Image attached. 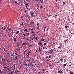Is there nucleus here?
Masks as SVG:
<instances>
[{"mask_svg":"<svg viewBox=\"0 0 74 74\" xmlns=\"http://www.w3.org/2000/svg\"><path fill=\"white\" fill-rule=\"evenodd\" d=\"M17 58H18V56L14 55L13 56V60H14L15 62L16 61V60L17 59Z\"/></svg>","mask_w":74,"mask_h":74,"instance_id":"nucleus-1","label":"nucleus"},{"mask_svg":"<svg viewBox=\"0 0 74 74\" xmlns=\"http://www.w3.org/2000/svg\"><path fill=\"white\" fill-rule=\"evenodd\" d=\"M29 13L32 16L31 17L33 18V17H34V12H32L31 11H30Z\"/></svg>","mask_w":74,"mask_h":74,"instance_id":"nucleus-2","label":"nucleus"},{"mask_svg":"<svg viewBox=\"0 0 74 74\" xmlns=\"http://www.w3.org/2000/svg\"><path fill=\"white\" fill-rule=\"evenodd\" d=\"M2 29L3 30H6V31H7V29H6V27L5 26H3L2 27Z\"/></svg>","mask_w":74,"mask_h":74,"instance_id":"nucleus-3","label":"nucleus"},{"mask_svg":"<svg viewBox=\"0 0 74 74\" xmlns=\"http://www.w3.org/2000/svg\"><path fill=\"white\" fill-rule=\"evenodd\" d=\"M27 9H28V10H29V11H32V8L31 7H30V6L29 7V8H27Z\"/></svg>","mask_w":74,"mask_h":74,"instance_id":"nucleus-4","label":"nucleus"},{"mask_svg":"<svg viewBox=\"0 0 74 74\" xmlns=\"http://www.w3.org/2000/svg\"><path fill=\"white\" fill-rule=\"evenodd\" d=\"M54 50V49L52 50V49H51V50H50V53L51 54V53H52V52H53V51Z\"/></svg>","mask_w":74,"mask_h":74,"instance_id":"nucleus-5","label":"nucleus"},{"mask_svg":"<svg viewBox=\"0 0 74 74\" xmlns=\"http://www.w3.org/2000/svg\"><path fill=\"white\" fill-rule=\"evenodd\" d=\"M58 73H62H62H63V71H61L60 70H59L58 71Z\"/></svg>","mask_w":74,"mask_h":74,"instance_id":"nucleus-6","label":"nucleus"},{"mask_svg":"<svg viewBox=\"0 0 74 74\" xmlns=\"http://www.w3.org/2000/svg\"><path fill=\"white\" fill-rule=\"evenodd\" d=\"M14 70H13V71H11V72H10V74H14Z\"/></svg>","mask_w":74,"mask_h":74,"instance_id":"nucleus-7","label":"nucleus"},{"mask_svg":"<svg viewBox=\"0 0 74 74\" xmlns=\"http://www.w3.org/2000/svg\"><path fill=\"white\" fill-rule=\"evenodd\" d=\"M15 55H16V56H18V58H19V56H19V55L17 54L16 53H15Z\"/></svg>","mask_w":74,"mask_h":74,"instance_id":"nucleus-8","label":"nucleus"},{"mask_svg":"<svg viewBox=\"0 0 74 74\" xmlns=\"http://www.w3.org/2000/svg\"><path fill=\"white\" fill-rule=\"evenodd\" d=\"M5 60H2V62H2L3 64H4V62H5Z\"/></svg>","mask_w":74,"mask_h":74,"instance_id":"nucleus-9","label":"nucleus"},{"mask_svg":"<svg viewBox=\"0 0 74 74\" xmlns=\"http://www.w3.org/2000/svg\"><path fill=\"white\" fill-rule=\"evenodd\" d=\"M14 54H15L14 53H13L11 55V57H12V56H15V55H14Z\"/></svg>","mask_w":74,"mask_h":74,"instance_id":"nucleus-10","label":"nucleus"},{"mask_svg":"<svg viewBox=\"0 0 74 74\" xmlns=\"http://www.w3.org/2000/svg\"><path fill=\"white\" fill-rule=\"evenodd\" d=\"M25 16H29V15H28V14L27 13H26L25 14Z\"/></svg>","mask_w":74,"mask_h":74,"instance_id":"nucleus-11","label":"nucleus"},{"mask_svg":"<svg viewBox=\"0 0 74 74\" xmlns=\"http://www.w3.org/2000/svg\"><path fill=\"white\" fill-rule=\"evenodd\" d=\"M63 58H60V61H61V63H62V62H63Z\"/></svg>","mask_w":74,"mask_h":74,"instance_id":"nucleus-12","label":"nucleus"},{"mask_svg":"<svg viewBox=\"0 0 74 74\" xmlns=\"http://www.w3.org/2000/svg\"><path fill=\"white\" fill-rule=\"evenodd\" d=\"M25 5H26L25 7H26V8H27V5H28V3H26L25 4Z\"/></svg>","mask_w":74,"mask_h":74,"instance_id":"nucleus-13","label":"nucleus"},{"mask_svg":"<svg viewBox=\"0 0 74 74\" xmlns=\"http://www.w3.org/2000/svg\"><path fill=\"white\" fill-rule=\"evenodd\" d=\"M30 51L28 52L27 54L28 55H30Z\"/></svg>","mask_w":74,"mask_h":74,"instance_id":"nucleus-14","label":"nucleus"},{"mask_svg":"<svg viewBox=\"0 0 74 74\" xmlns=\"http://www.w3.org/2000/svg\"><path fill=\"white\" fill-rule=\"evenodd\" d=\"M16 72H17L18 73V74L20 73H19V72H20L19 71H18V70H17L16 71Z\"/></svg>","mask_w":74,"mask_h":74,"instance_id":"nucleus-15","label":"nucleus"},{"mask_svg":"<svg viewBox=\"0 0 74 74\" xmlns=\"http://www.w3.org/2000/svg\"><path fill=\"white\" fill-rule=\"evenodd\" d=\"M39 45H42V43L40 42H39Z\"/></svg>","mask_w":74,"mask_h":74,"instance_id":"nucleus-16","label":"nucleus"},{"mask_svg":"<svg viewBox=\"0 0 74 74\" xmlns=\"http://www.w3.org/2000/svg\"><path fill=\"white\" fill-rule=\"evenodd\" d=\"M24 66H25L26 67H27V64L26 63H25V64H24Z\"/></svg>","mask_w":74,"mask_h":74,"instance_id":"nucleus-17","label":"nucleus"},{"mask_svg":"<svg viewBox=\"0 0 74 74\" xmlns=\"http://www.w3.org/2000/svg\"><path fill=\"white\" fill-rule=\"evenodd\" d=\"M40 47H39V52H41V49H40Z\"/></svg>","mask_w":74,"mask_h":74,"instance_id":"nucleus-18","label":"nucleus"},{"mask_svg":"<svg viewBox=\"0 0 74 74\" xmlns=\"http://www.w3.org/2000/svg\"><path fill=\"white\" fill-rule=\"evenodd\" d=\"M68 27V26L67 25H66L65 27V29H67Z\"/></svg>","mask_w":74,"mask_h":74,"instance_id":"nucleus-19","label":"nucleus"},{"mask_svg":"<svg viewBox=\"0 0 74 74\" xmlns=\"http://www.w3.org/2000/svg\"><path fill=\"white\" fill-rule=\"evenodd\" d=\"M11 57V60H13V57L12 56V57Z\"/></svg>","mask_w":74,"mask_h":74,"instance_id":"nucleus-20","label":"nucleus"},{"mask_svg":"<svg viewBox=\"0 0 74 74\" xmlns=\"http://www.w3.org/2000/svg\"><path fill=\"white\" fill-rule=\"evenodd\" d=\"M19 33V31H18L17 32H16V34H18Z\"/></svg>","mask_w":74,"mask_h":74,"instance_id":"nucleus-21","label":"nucleus"},{"mask_svg":"<svg viewBox=\"0 0 74 74\" xmlns=\"http://www.w3.org/2000/svg\"><path fill=\"white\" fill-rule=\"evenodd\" d=\"M51 55H49V56L48 57L49 58H51Z\"/></svg>","mask_w":74,"mask_h":74,"instance_id":"nucleus-22","label":"nucleus"},{"mask_svg":"<svg viewBox=\"0 0 74 74\" xmlns=\"http://www.w3.org/2000/svg\"><path fill=\"white\" fill-rule=\"evenodd\" d=\"M27 29H26L25 30H24V32H26V31H27Z\"/></svg>","mask_w":74,"mask_h":74,"instance_id":"nucleus-23","label":"nucleus"},{"mask_svg":"<svg viewBox=\"0 0 74 74\" xmlns=\"http://www.w3.org/2000/svg\"><path fill=\"white\" fill-rule=\"evenodd\" d=\"M47 16H48L49 17H50V16H51V15L49 14H47Z\"/></svg>","mask_w":74,"mask_h":74,"instance_id":"nucleus-24","label":"nucleus"},{"mask_svg":"<svg viewBox=\"0 0 74 74\" xmlns=\"http://www.w3.org/2000/svg\"><path fill=\"white\" fill-rule=\"evenodd\" d=\"M32 66V67H33L34 68L35 67V65H34V64Z\"/></svg>","mask_w":74,"mask_h":74,"instance_id":"nucleus-25","label":"nucleus"},{"mask_svg":"<svg viewBox=\"0 0 74 74\" xmlns=\"http://www.w3.org/2000/svg\"><path fill=\"white\" fill-rule=\"evenodd\" d=\"M5 60V58H4H4H2V60Z\"/></svg>","mask_w":74,"mask_h":74,"instance_id":"nucleus-26","label":"nucleus"},{"mask_svg":"<svg viewBox=\"0 0 74 74\" xmlns=\"http://www.w3.org/2000/svg\"><path fill=\"white\" fill-rule=\"evenodd\" d=\"M20 62V61L19 60H17V61H16V62L17 63H18V62Z\"/></svg>","mask_w":74,"mask_h":74,"instance_id":"nucleus-27","label":"nucleus"},{"mask_svg":"<svg viewBox=\"0 0 74 74\" xmlns=\"http://www.w3.org/2000/svg\"><path fill=\"white\" fill-rule=\"evenodd\" d=\"M14 41L15 42L16 41V38H14Z\"/></svg>","mask_w":74,"mask_h":74,"instance_id":"nucleus-28","label":"nucleus"},{"mask_svg":"<svg viewBox=\"0 0 74 74\" xmlns=\"http://www.w3.org/2000/svg\"><path fill=\"white\" fill-rule=\"evenodd\" d=\"M26 44V43H23L22 44V45H25Z\"/></svg>","mask_w":74,"mask_h":74,"instance_id":"nucleus-29","label":"nucleus"},{"mask_svg":"<svg viewBox=\"0 0 74 74\" xmlns=\"http://www.w3.org/2000/svg\"><path fill=\"white\" fill-rule=\"evenodd\" d=\"M70 74H73V72H70Z\"/></svg>","mask_w":74,"mask_h":74,"instance_id":"nucleus-30","label":"nucleus"},{"mask_svg":"<svg viewBox=\"0 0 74 74\" xmlns=\"http://www.w3.org/2000/svg\"><path fill=\"white\" fill-rule=\"evenodd\" d=\"M23 36H27V35H25L23 33Z\"/></svg>","mask_w":74,"mask_h":74,"instance_id":"nucleus-31","label":"nucleus"},{"mask_svg":"<svg viewBox=\"0 0 74 74\" xmlns=\"http://www.w3.org/2000/svg\"><path fill=\"white\" fill-rule=\"evenodd\" d=\"M28 67H30V65H29V64H28L27 65Z\"/></svg>","mask_w":74,"mask_h":74,"instance_id":"nucleus-32","label":"nucleus"},{"mask_svg":"<svg viewBox=\"0 0 74 74\" xmlns=\"http://www.w3.org/2000/svg\"><path fill=\"white\" fill-rule=\"evenodd\" d=\"M33 37L31 36H30V38H31V39H32V38H33Z\"/></svg>","mask_w":74,"mask_h":74,"instance_id":"nucleus-33","label":"nucleus"},{"mask_svg":"<svg viewBox=\"0 0 74 74\" xmlns=\"http://www.w3.org/2000/svg\"><path fill=\"white\" fill-rule=\"evenodd\" d=\"M41 1V3H43V4H44V2H43V1Z\"/></svg>","mask_w":74,"mask_h":74,"instance_id":"nucleus-34","label":"nucleus"},{"mask_svg":"<svg viewBox=\"0 0 74 74\" xmlns=\"http://www.w3.org/2000/svg\"><path fill=\"white\" fill-rule=\"evenodd\" d=\"M35 39L37 40V39L38 38L37 37H36L35 38Z\"/></svg>","mask_w":74,"mask_h":74,"instance_id":"nucleus-35","label":"nucleus"},{"mask_svg":"<svg viewBox=\"0 0 74 74\" xmlns=\"http://www.w3.org/2000/svg\"><path fill=\"white\" fill-rule=\"evenodd\" d=\"M60 61H58V62H56V63H60Z\"/></svg>","mask_w":74,"mask_h":74,"instance_id":"nucleus-36","label":"nucleus"},{"mask_svg":"<svg viewBox=\"0 0 74 74\" xmlns=\"http://www.w3.org/2000/svg\"><path fill=\"white\" fill-rule=\"evenodd\" d=\"M63 65L64 66V67H66V65L65 64H64Z\"/></svg>","mask_w":74,"mask_h":74,"instance_id":"nucleus-37","label":"nucleus"},{"mask_svg":"<svg viewBox=\"0 0 74 74\" xmlns=\"http://www.w3.org/2000/svg\"><path fill=\"white\" fill-rule=\"evenodd\" d=\"M10 63L8 62V63L7 64H8V66H9V65H10Z\"/></svg>","mask_w":74,"mask_h":74,"instance_id":"nucleus-38","label":"nucleus"},{"mask_svg":"<svg viewBox=\"0 0 74 74\" xmlns=\"http://www.w3.org/2000/svg\"><path fill=\"white\" fill-rule=\"evenodd\" d=\"M45 70L46 69H42V71H45Z\"/></svg>","mask_w":74,"mask_h":74,"instance_id":"nucleus-39","label":"nucleus"},{"mask_svg":"<svg viewBox=\"0 0 74 74\" xmlns=\"http://www.w3.org/2000/svg\"><path fill=\"white\" fill-rule=\"evenodd\" d=\"M36 7L37 8H38V7H39V5H38L36 6Z\"/></svg>","mask_w":74,"mask_h":74,"instance_id":"nucleus-40","label":"nucleus"},{"mask_svg":"<svg viewBox=\"0 0 74 74\" xmlns=\"http://www.w3.org/2000/svg\"><path fill=\"white\" fill-rule=\"evenodd\" d=\"M3 50L4 51H5V52H6V51L5 50V48H4V47L3 48Z\"/></svg>","mask_w":74,"mask_h":74,"instance_id":"nucleus-41","label":"nucleus"},{"mask_svg":"<svg viewBox=\"0 0 74 74\" xmlns=\"http://www.w3.org/2000/svg\"><path fill=\"white\" fill-rule=\"evenodd\" d=\"M31 33H34V32L33 31V30H32L31 32Z\"/></svg>","mask_w":74,"mask_h":74,"instance_id":"nucleus-42","label":"nucleus"},{"mask_svg":"<svg viewBox=\"0 0 74 74\" xmlns=\"http://www.w3.org/2000/svg\"><path fill=\"white\" fill-rule=\"evenodd\" d=\"M4 37H6V34H5V35H4Z\"/></svg>","mask_w":74,"mask_h":74,"instance_id":"nucleus-43","label":"nucleus"},{"mask_svg":"<svg viewBox=\"0 0 74 74\" xmlns=\"http://www.w3.org/2000/svg\"><path fill=\"white\" fill-rule=\"evenodd\" d=\"M37 10H38V11H40V9L39 8H37Z\"/></svg>","mask_w":74,"mask_h":74,"instance_id":"nucleus-44","label":"nucleus"},{"mask_svg":"<svg viewBox=\"0 0 74 74\" xmlns=\"http://www.w3.org/2000/svg\"><path fill=\"white\" fill-rule=\"evenodd\" d=\"M38 22H37V25H40V23H38Z\"/></svg>","mask_w":74,"mask_h":74,"instance_id":"nucleus-45","label":"nucleus"},{"mask_svg":"<svg viewBox=\"0 0 74 74\" xmlns=\"http://www.w3.org/2000/svg\"><path fill=\"white\" fill-rule=\"evenodd\" d=\"M45 40V39H42V41H44Z\"/></svg>","mask_w":74,"mask_h":74,"instance_id":"nucleus-46","label":"nucleus"},{"mask_svg":"<svg viewBox=\"0 0 74 74\" xmlns=\"http://www.w3.org/2000/svg\"><path fill=\"white\" fill-rule=\"evenodd\" d=\"M26 40H29V39L28 38H27Z\"/></svg>","mask_w":74,"mask_h":74,"instance_id":"nucleus-47","label":"nucleus"},{"mask_svg":"<svg viewBox=\"0 0 74 74\" xmlns=\"http://www.w3.org/2000/svg\"><path fill=\"white\" fill-rule=\"evenodd\" d=\"M17 50H18V51L20 50V48H19V49L17 48Z\"/></svg>","mask_w":74,"mask_h":74,"instance_id":"nucleus-48","label":"nucleus"},{"mask_svg":"<svg viewBox=\"0 0 74 74\" xmlns=\"http://www.w3.org/2000/svg\"><path fill=\"white\" fill-rule=\"evenodd\" d=\"M33 36H34V37H35V34H34L33 35Z\"/></svg>","mask_w":74,"mask_h":74,"instance_id":"nucleus-49","label":"nucleus"},{"mask_svg":"<svg viewBox=\"0 0 74 74\" xmlns=\"http://www.w3.org/2000/svg\"><path fill=\"white\" fill-rule=\"evenodd\" d=\"M23 23H22L21 25L22 26H23Z\"/></svg>","mask_w":74,"mask_h":74,"instance_id":"nucleus-50","label":"nucleus"},{"mask_svg":"<svg viewBox=\"0 0 74 74\" xmlns=\"http://www.w3.org/2000/svg\"><path fill=\"white\" fill-rule=\"evenodd\" d=\"M40 8H42V6H41Z\"/></svg>","mask_w":74,"mask_h":74,"instance_id":"nucleus-51","label":"nucleus"},{"mask_svg":"<svg viewBox=\"0 0 74 74\" xmlns=\"http://www.w3.org/2000/svg\"><path fill=\"white\" fill-rule=\"evenodd\" d=\"M44 45L45 46V45H46V43H44Z\"/></svg>","mask_w":74,"mask_h":74,"instance_id":"nucleus-52","label":"nucleus"},{"mask_svg":"<svg viewBox=\"0 0 74 74\" xmlns=\"http://www.w3.org/2000/svg\"><path fill=\"white\" fill-rule=\"evenodd\" d=\"M27 61L28 62H30V60H27Z\"/></svg>","mask_w":74,"mask_h":74,"instance_id":"nucleus-53","label":"nucleus"},{"mask_svg":"<svg viewBox=\"0 0 74 74\" xmlns=\"http://www.w3.org/2000/svg\"><path fill=\"white\" fill-rule=\"evenodd\" d=\"M24 12H25V13H26L27 12V11L26 10L24 11Z\"/></svg>","mask_w":74,"mask_h":74,"instance_id":"nucleus-54","label":"nucleus"},{"mask_svg":"<svg viewBox=\"0 0 74 74\" xmlns=\"http://www.w3.org/2000/svg\"><path fill=\"white\" fill-rule=\"evenodd\" d=\"M67 41V40L66 39L65 40H64L65 42H66V41Z\"/></svg>","mask_w":74,"mask_h":74,"instance_id":"nucleus-55","label":"nucleus"},{"mask_svg":"<svg viewBox=\"0 0 74 74\" xmlns=\"http://www.w3.org/2000/svg\"><path fill=\"white\" fill-rule=\"evenodd\" d=\"M63 3L64 4H66V3H65V2H63Z\"/></svg>","mask_w":74,"mask_h":74,"instance_id":"nucleus-56","label":"nucleus"},{"mask_svg":"<svg viewBox=\"0 0 74 74\" xmlns=\"http://www.w3.org/2000/svg\"><path fill=\"white\" fill-rule=\"evenodd\" d=\"M6 62H8V60L6 59Z\"/></svg>","mask_w":74,"mask_h":74,"instance_id":"nucleus-57","label":"nucleus"},{"mask_svg":"<svg viewBox=\"0 0 74 74\" xmlns=\"http://www.w3.org/2000/svg\"><path fill=\"white\" fill-rule=\"evenodd\" d=\"M14 3H17V1H14Z\"/></svg>","mask_w":74,"mask_h":74,"instance_id":"nucleus-58","label":"nucleus"},{"mask_svg":"<svg viewBox=\"0 0 74 74\" xmlns=\"http://www.w3.org/2000/svg\"><path fill=\"white\" fill-rule=\"evenodd\" d=\"M26 35H29V33H27V34Z\"/></svg>","mask_w":74,"mask_h":74,"instance_id":"nucleus-59","label":"nucleus"},{"mask_svg":"<svg viewBox=\"0 0 74 74\" xmlns=\"http://www.w3.org/2000/svg\"><path fill=\"white\" fill-rule=\"evenodd\" d=\"M38 73V74H41V72H39Z\"/></svg>","mask_w":74,"mask_h":74,"instance_id":"nucleus-60","label":"nucleus"},{"mask_svg":"<svg viewBox=\"0 0 74 74\" xmlns=\"http://www.w3.org/2000/svg\"><path fill=\"white\" fill-rule=\"evenodd\" d=\"M37 29H38V30H39V27H37Z\"/></svg>","mask_w":74,"mask_h":74,"instance_id":"nucleus-61","label":"nucleus"},{"mask_svg":"<svg viewBox=\"0 0 74 74\" xmlns=\"http://www.w3.org/2000/svg\"><path fill=\"white\" fill-rule=\"evenodd\" d=\"M43 49H45V48L44 47H42Z\"/></svg>","mask_w":74,"mask_h":74,"instance_id":"nucleus-62","label":"nucleus"},{"mask_svg":"<svg viewBox=\"0 0 74 74\" xmlns=\"http://www.w3.org/2000/svg\"><path fill=\"white\" fill-rule=\"evenodd\" d=\"M29 47H32V45H29Z\"/></svg>","mask_w":74,"mask_h":74,"instance_id":"nucleus-63","label":"nucleus"},{"mask_svg":"<svg viewBox=\"0 0 74 74\" xmlns=\"http://www.w3.org/2000/svg\"><path fill=\"white\" fill-rule=\"evenodd\" d=\"M17 47H19V44L17 45Z\"/></svg>","mask_w":74,"mask_h":74,"instance_id":"nucleus-64","label":"nucleus"}]
</instances>
